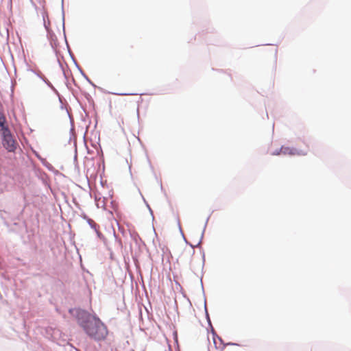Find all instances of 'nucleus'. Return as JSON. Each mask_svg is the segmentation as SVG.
Listing matches in <instances>:
<instances>
[{
    "label": "nucleus",
    "instance_id": "nucleus-4",
    "mask_svg": "<svg viewBox=\"0 0 351 351\" xmlns=\"http://www.w3.org/2000/svg\"><path fill=\"white\" fill-rule=\"evenodd\" d=\"M95 202L96 205L98 208H106V202H105V198H101L100 197H95Z\"/></svg>",
    "mask_w": 351,
    "mask_h": 351
},
{
    "label": "nucleus",
    "instance_id": "nucleus-8",
    "mask_svg": "<svg viewBox=\"0 0 351 351\" xmlns=\"http://www.w3.org/2000/svg\"><path fill=\"white\" fill-rule=\"evenodd\" d=\"M217 339L219 341H221V339L219 337H217Z\"/></svg>",
    "mask_w": 351,
    "mask_h": 351
},
{
    "label": "nucleus",
    "instance_id": "nucleus-1",
    "mask_svg": "<svg viewBox=\"0 0 351 351\" xmlns=\"http://www.w3.org/2000/svg\"><path fill=\"white\" fill-rule=\"evenodd\" d=\"M86 334L95 340H102L108 335L106 326L101 321L95 317L88 316L86 321L81 324Z\"/></svg>",
    "mask_w": 351,
    "mask_h": 351
},
{
    "label": "nucleus",
    "instance_id": "nucleus-5",
    "mask_svg": "<svg viewBox=\"0 0 351 351\" xmlns=\"http://www.w3.org/2000/svg\"><path fill=\"white\" fill-rule=\"evenodd\" d=\"M280 152L284 154H290V155H294L296 154V151L295 149L289 148V147H282L280 149Z\"/></svg>",
    "mask_w": 351,
    "mask_h": 351
},
{
    "label": "nucleus",
    "instance_id": "nucleus-6",
    "mask_svg": "<svg viewBox=\"0 0 351 351\" xmlns=\"http://www.w3.org/2000/svg\"><path fill=\"white\" fill-rule=\"evenodd\" d=\"M123 80V77L122 76H121L119 74L117 75V78H116V80L117 81V82H122Z\"/></svg>",
    "mask_w": 351,
    "mask_h": 351
},
{
    "label": "nucleus",
    "instance_id": "nucleus-7",
    "mask_svg": "<svg viewBox=\"0 0 351 351\" xmlns=\"http://www.w3.org/2000/svg\"><path fill=\"white\" fill-rule=\"evenodd\" d=\"M213 341H214V343H215V344H216V343H217V339H216V338H215V337L213 338Z\"/></svg>",
    "mask_w": 351,
    "mask_h": 351
},
{
    "label": "nucleus",
    "instance_id": "nucleus-3",
    "mask_svg": "<svg viewBox=\"0 0 351 351\" xmlns=\"http://www.w3.org/2000/svg\"><path fill=\"white\" fill-rule=\"evenodd\" d=\"M0 128L1 132H5V129H9L6 124V119L4 114L0 112Z\"/></svg>",
    "mask_w": 351,
    "mask_h": 351
},
{
    "label": "nucleus",
    "instance_id": "nucleus-2",
    "mask_svg": "<svg viewBox=\"0 0 351 351\" xmlns=\"http://www.w3.org/2000/svg\"><path fill=\"white\" fill-rule=\"evenodd\" d=\"M2 144L4 148L9 152H14L18 147V143L11 134L10 129H5V132H1Z\"/></svg>",
    "mask_w": 351,
    "mask_h": 351
}]
</instances>
